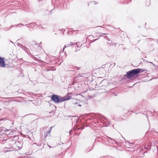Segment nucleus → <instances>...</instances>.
<instances>
[{
	"label": "nucleus",
	"mask_w": 158,
	"mask_h": 158,
	"mask_svg": "<svg viewBox=\"0 0 158 158\" xmlns=\"http://www.w3.org/2000/svg\"><path fill=\"white\" fill-rule=\"evenodd\" d=\"M15 102H21V101L20 100H15Z\"/></svg>",
	"instance_id": "obj_19"
},
{
	"label": "nucleus",
	"mask_w": 158,
	"mask_h": 158,
	"mask_svg": "<svg viewBox=\"0 0 158 158\" xmlns=\"http://www.w3.org/2000/svg\"><path fill=\"white\" fill-rule=\"evenodd\" d=\"M102 81V79L100 77H97L96 79V83L95 87H96L97 86H98L100 84Z\"/></svg>",
	"instance_id": "obj_4"
},
{
	"label": "nucleus",
	"mask_w": 158,
	"mask_h": 158,
	"mask_svg": "<svg viewBox=\"0 0 158 158\" xmlns=\"http://www.w3.org/2000/svg\"><path fill=\"white\" fill-rule=\"evenodd\" d=\"M40 44H38L37 45L38 46V45H40ZM39 47H40V45H39Z\"/></svg>",
	"instance_id": "obj_36"
},
{
	"label": "nucleus",
	"mask_w": 158,
	"mask_h": 158,
	"mask_svg": "<svg viewBox=\"0 0 158 158\" xmlns=\"http://www.w3.org/2000/svg\"><path fill=\"white\" fill-rule=\"evenodd\" d=\"M137 74H138L139 73H143L146 70V69H141L139 68H137L135 69Z\"/></svg>",
	"instance_id": "obj_6"
},
{
	"label": "nucleus",
	"mask_w": 158,
	"mask_h": 158,
	"mask_svg": "<svg viewBox=\"0 0 158 158\" xmlns=\"http://www.w3.org/2000/svg\"><path fill=\"white\" fill-rule=\"evenodd\" d=\"M74 102H75V101H76V99H74Z\"/></svg>",
	"instance_id": "obj_38"
},
{
	"label": "nucleus",
	"mask_w": 158,
	"mask_h": 158,
	"mask_svg": "<svg viewBox=\"0 0 158 158\" xmlns=\"http://www.w3.org/2000/svg\"><path fill=\"white\" fill-rule=\"evenodd\" d=\"M75 104H76V106H81V105L78 104L77 102H75Z\"/></svg>",
	"instance_id": "obj_16"
},
{
	"label": "nucleus",
	"mask_w": 158,
	"mask_h": 158,
	"mask_svg": "<svg viewBox=\"0 0 158 158\" xmlns=\"http://www.w3.org/2000/svg\"><path fill=\"white\" fill-rule=\"evenodd\" d=\"M115 63H114V66H115Z\"/></svg>",
	"instance_id": "obj_37"
},
{
	"label": "nucleus",
	"mask_w": 158,
	"mask_h": 158,
	"mask_svg": "<svg viewBox=\"0 0 158 158\" xmlns=\"http://www.w3.org/2000/svg\"><path fill=\"white\" fill-rule=\"evenodd\" d=\"M51 132V130H49L46 133V135L45 136V138H46L47 136H50V133Z\"/></svg>",
	"instance_id": "obj_11"
},
{
	"label": "nucleus",
	"mask_w": 158,
	"mask_h": 158,
	"mask_svg": "<svg viewBox=\"0 0 158 158\" xmlns=\"http://www.w3.org/2000/svg\"><path fill=\"white\" fill-rule=\"evenodd\" d=\"M18 98H20V99H22V98L21 97H18Z\"/></svg>",
	"instance_id": "obj_31"
},
{
	"label": "nucleus",
	"mask_w": 158,
	"mask_h": 158,
	"mask_svg": "<svg viewBox=\"0 0 158 158\" xmlns=\"http://www.w3.org/2000/svg\"><path fill=\"white\" fill-rule=\"evenodd\" d=\"M19 25H23V26L24 25L23 24H22V23H20V24H17L16 26H19Z\"/></svg>",
	"instance_id": "obj_18"
},
{
	"label": "nucleus",
	"mask_w": 158,
	"mask_h": 158,
	"mask_svg": "<svg viewBox=\"0 0 158 158\" xmlns=\"http://www.w3.org/2000/svg\"><path fill=\"white\" fill-rule=\"evenodd\" d=\"M92 2L94 4H95H95H96L97 3H96L95 2Z\"/></svg>",
	"instance_id": "obj_26"
},
{
	"label": "nucleus",
	"mask_w": 158,
	"mask_h": 158,
	"mask_svg": "<svg viewBox=\"0 0 158 158\" xmlns=\"http://www.w3.org/2000/svg\"><path fill=\"white\" fill-rule=\"evenodd\" d=\"M155 110H154L153 112H154L155 111Z\"/></svg>",
	"instance_id": "obj_44"
},
{
	"label": "nucleus",
	"mask_w": 158,
	"mask_h": 158,
	"mask_svg": "<svg viewBox=\"0 0 158 158\" xmlns=\"http://www.w3.org/2000/svg\"><path fill=\"white\" fill-rule=\"evenodd\" d=\"M131 0H126V2H131Z\"/></svg>",
	"instance_id": "obj_21"
},
{
	"label": "nucleus",
	"mask_w": 158,
	"mask_h": 158,
	"mask_svg": "<svg viewBox=\"0 0 158 158\" xmlns=\"http://www.w3.org/2000/svg\"><path fill=\"white\" fill-rule=\"evenodd\" d=\"M84 75V74L83 73H80L79 74V76L81 77H84V76H83Z\"/></svg>",
	"instance_id": "obj_15"
},
{
	"label": "nucleus",
	"mask_w": 158,
	"mask_h": 158,
	"mask_svg": "<svg viewBox=\"0 0 158 158\" xmlns=\"http://www.w3.org/2000/svg\"><path fill=\"white\" fill-rule=\"evenodd\" d=\"M46 71H49V70L48 69H47L46 70Z\"/></svg>",
	"instance_id": "obj_33"
},
{
	"label": "nucleus",
	"mask_w": 158,
	"mask_h": 158,
	"mask_svg": "<svg viewBox=\"0 0 158 158\" xmlns=\"http://www.w3.org/2000/svg\"><path fill=\"white\" fill-rule=\"evenodd\" d=\"M52 10H51L50 12H49V13H48V14H49V15H50L52 13Z\"/></svg>",
	"instance_id": "obj_20"
},
{
	"label": "nucleus",
	"mask_w": 158,
	"mask_h": 158,
	"mask_svg": "<svg viewBox=\"0 0 158 158\" xmlns=\"http://www.w3.org/2000/svg\"><path fill=\"white\" fill-rule=\"evenodd\" d=\"M72 130H70L69 131V133L70 134H71V133H72Z\"/></svg>",
	"instance_id": "obj_30"
},
{
	"label": "nucleus",
	"mask_w": 158,
	"mask_h": 158,
	"mask_svg": "<svg viewBox=\"0 0 158 158\" xmlns=\"http://www.w3.org/2000/svg\"><path fill=\"white\" fill-rule=\"evenodd\" d=\"M11 139L12 141H14V143H15L16 141L18 140L19 137L18 135H14L12 136Z\"/></svg>",
	"instance_id": "obj_7"
},
{
	"label": "nucleus",
	"mask_w": 158,
	"mask_h": 158,
	"mask_svg": "<svg viewBox=\"0 0 158 158\" xmlns=\"http://www.w3.org/2000/svg\"><path fill=\"white\" fill-rule=\"evenodd\" d=\"M32 114H27L26 115H25L24 116L25 117V116H27V115H32Z\"/></svg>",
	"instance_id": "obj_24"
},
{
	"label": "nucleus",
	"mask_w": 158,
	"mask_h": 158,
	"mask_svg": "<svg viewBox=\"0 0 158 158\" xmlns=\"http://www.w3.org/2000/svg\"><path fill=\"white\" fill-rule=\"evenodd\" d=\"M48 147H49V148H52V147L51 146H49V145H48Z\"/></svg>",
	"instance_id": "obj_34"
},
{
	"label": "nucleus",
	"mask_w": 158,
	"mask_h": 158,
	"mask_svg": "<svg viewBox=\"0 0 158 158\" xmlns=\"http://www.w3.org/2000/svg\"><path fill=\"white\" fill-rule=\"evenodd\" d=\"M116 44V43H112L110 45H114V46H115Z\"/></svg>",
	"instance_id": "obj_17"
},
{
	"label": "nucleus",
	"mask_w": 158,
	"mask_h": 158,
	"mask_svg": "<svg viewBox=\"0 0 158 158\" xmlns=\"http://www.w3.org/2000/svg\"><path fill=\"white\" fill-rule=\"evenodd\" d=\"M137 74L135 69H134L127 72L126 76L128 79H130L133 78Z\"/></svg>",
	"instance_id": "obj_2"
},
{
	"label": "nucleus",
	"mask_w": 158,
	"mask_h": 158,
	"mask_svg": "<svg viewBox=\"0 0 158 158\" xmlns=\"http://www.w3.org/2000/svg\"><path fill=\"white\" fill-rule=\"evenodd\" d=\"M37 24L34 22H32L31 23H30L29 24H26L25 25V26H26L27 27H28V25L30 26V27H34V26L35 25H36Z\"/></svg>",
	"instance_id": "obj_9"
},
{
	"label": "nucleus",
	"mask_w": 158,
	"mask_h": 158,
	"mask_svg": "<svg viewBox=\"0 0 158 158\" xmlns=\"http://www.w3.org/2000/svg\"><path fill=\"white\" fill-rule=\"evenodd\" d=\"M10 41V42H11V43L13 44V42L11 40Z\"/></svg>",
	"instance_id": "obj_35"
},
{
	"label": "nucleus",
	"mask_w": 158,
	"mask_h": 158,
	"mask_svg": "<svg viewBox=\"0 0 158 158\" xmlns=\"http://www.w3.org/2000/svg\"><path fill=\"white\" fill-rule=\"evenodd\" d=\"M76 68L77 69V70L80 69V68H78V67H75V68Z\"/></svg>",
	"instance_id": "obj_25"
},
{
	"label": "nucleus",
	"mask_w": 158,
	"mask_h": 158,
	"mask_svg": "<svg viewBox=\"0 0 158 158\" xmlns=\"http://www.w3.org/2000/svg\"><path fill=\"white\" fill-rule=\"evenodd\" d=\"M13 26H11L9 28H5V30L6 31H7L8 30H9V29H10Z\"/></svg>",
	"instance_id": "obj_14"
},
{
	"label": "nucleus",
	"mask_w": 158,
	"mask_h": 158,
	"mask_svg": "<svg viewBox=\"0 0 158 158\" xmlns=\"http://www.w3.org/2000/svg\"><path fill=\"white\" fill-rule=\"evenodd\" d=\"M34 144H36V143H34Z\"/></svg>",
	"instance_id": "obj_43"
},
{
	"label": "nucleus",
	"mask_w": 158,
	"mask_h": 158,
	"mask_svg": "<svg viewBox=\"0 0 158 158\" xmlns=\"http://www.w3.org/2000/svg\"><path fill=\"white\" fill-rule=\"evenodd\" d=\"M112 126H113V127H114V125H112Z\"/></svg>",
	"instance_id": "obj_45"
},
{
	"label": "nucleus",
	"mask_w": 158,
	"mask_h": 158,
	"mask_svg": "<svg viewBox=\"0 0 158 158\" xmlns=\"http://www.w3.org/2000/svg\"><path fill=\"white\" fill-rule=\"evenodd\" d=\"M144 148L147 150H150L151 149L150 146L149 145H145L144 146Z\"/></svg>",
	"instance_id": "obj_10"
},
{
	"label": "nucleus",
	"mask_w": 158,
	"mask_h": 158,
	"mask_svg": "<svg viewBox=\"0 0 158 158\" xmlns=\"http://www.w3.org/2000/svg\"><path fill=\"white\" fill-rule=\"evenodd\" d=\"M98 39H98H96V40H95V41H96V40H97Z\"/></svg>",
	"instance_id": "obj_41"
},
{
	"label": "nucleus",
	"mask_w": 158,
	"mask_h": 158,
	"mask_svg": "<svg viewBox=\"0 0 158 158\" xmlns=\"http://www.w3.org/2000/svg\"><path fill=\"white\" fill-rule=\"evenodd\" d=\"M30 27V26L28 25V27Z\"/></svg>",
	"instance_id": "obj_40"
},
{
	"label": "nucleus",
	"mask_w": 158,
	"mask_h": 158,
	"mask_svg": "<svg viewBox=\"0 0 158 158\" xmlns=\"http://www.w3.org/2000/svg\"><path fill=\"white\" fill-rule=\"evenodd\" d=\"M149 63H151L153 65H155V64L152 62H148Z\"/></svg>",
	"instance_id": "obj_27"
},
{
	"label": "nucleus",
	"mask_w": 158,
	"mask_h": 158,
	"mask_svg": "<svg viewBox=\"0 0 158 158\" xmlns=\"http://www.w3.org/2000/svg\"><path fill=\"white\" fill-rule=\"evenodd\" d=\"M106 40L108 41L107 42V43L108 45H110L111 44L112 42L110 41V39L109 38H108L107 39H106Z\"/></svg>",
	"instance_id": "obj_13"
},
{
	"label": "nucleus",
	"mask_w": 158,
	"mask_h": 158,
	"mask_svg": "<svg viewBox=\"0 0 158 158\" xmlns=\"http://www.w3.org/2000/svg\"><path fill=\"white\" fill-rule=\"evenodd\" d=\"M97 35H100V36H102L103 35H106V34H105V33H102L101 32H97Z\"/></svg>",
	"instance_id": "obj_12"
},
{
	"label": "nucleus",
	"mask_w": 158,
	"mask_h": 158,
	"mask_svg": "<svg viewBox=\"0 0 158 158\" xmlns=\"http://www.w3.org/2000/svg\"><path fill=\"white\" fill-rule=\"evenodd\" d=\"M42 142H41L40 143H39V144L37 145H37L38 146H40L41 145V144H42Z\"/></svg>",
	"instance_id": "obj_22"
},
{
	"label": "nucleus",
	"mask_w": 158,
	"mask_h": 158,
	"mask_svg": "<svg viewBox=\"0 0 158 158\" xmlns=\"http://www.w3.org/2000/svg\"><path fill=\"white\" fill-rule=\"evenodd\" d=\"M53 69H52V70L53 71H55V70H56V69L55 68H53Z\"/></svg>",
	"instance_id": "obj_28"
},
{
	"label": "nucleus",
	"mask_w": 158,
	"mask_h": 158,
	"mask_svg": "<svg viewBox=\"0 0 158 158\" xmlns=\"http://www.w3.org/2000/svg\"><path fill=\"white\" fill-rule=\"evenodd\" d=\"M51 100L56 103L62 102L70 99L71 96H65L64 97H62L56 94H53L51 96Z\"/></svg>",
	"instance_id": "obj_1"
},
{
	"label": "nucleus",
	"mask_w": 158,
	"mask_h": 158,
	"mask_svg": "<svg viewBox=\"0 0 158 158\" xmlns=\"http://www.w3.org/2000/svg\"><path fill=\"white\" fill-rule=\"evenodd\" d=\"M53 127H51L50 128V130H51V131L52 128Z\"/></svg>",
	"instance_id": "obj_29"
},
{
	"label": "nucleus",
	"mask_w": 158,
	"mask_h": 158,
	"mask_svg": "<svg viewBox=\"0 0 158 158\" xmlns=\"http://www.w3.org/2000/svg\"><path fill=\"white\" fill-rule=\"evenodd\" d=\"M104 38L105 39H107L108 38V37H107V36L106 35V36H104Z\"/></svg>",
	"instance_id": "obj_23"
},
{
	"label": "nucleus",
	"mask_w": 158,
	"mask_h": 158,
	"mask_svg": "<svg viewBox=\"0 0 158 158\" xmlns=\"http://www.w3.org/2000/svg\"><path fill=\"white\" fill-rule=\"evenodd\" d=\"M125 49H126V48H124L123 49V50H125Z\"/></svg>",
	"instance_id": "obj_42"
},
{
	"label": "nucleus",
	"mask_w": 158,
	"mask_h": 158,
	"mask_svg": "<svg viewBox=\"0 0 158 158\" xmlns=\"http://www.w3.org/2000/svg\"><path fill=\"white\" fill-rule=\"evenodd\" d=\"M0 66L4 68L5 67L4 58L1 57H0Z\"/></svg>",
	"instance_id": "obj_5"
},
{
	"label": "nucleus",
	"mask_w": 158,
	"mask_h": 158,
	"mask_svg": "<svg viewBox=\"0 0 158 158\" xmlns=\"http://www.w3.org/2000/svg\"><path fill=\"white\" fill-rule=\"evenodd\" d=\"M97 27H102L101 26H97Z\"/></svg>",
	"instance_id": "obj_32"
},
{
	"label": "nucleus",
	"mask_w": 158,
	"mask_h": 158,
	"mask_svg": "<svg viewBox=\"0 0 158 158\" xmlns=\"http://www.w3.org/2000/svg\"><path fill=\"white\" fill-rule=\"evenodd\" d=\"M68 71H74V70H69Z\"/></svg>",
	"instance_id": "obj_39"
},
{
	"label": "nucleus",
	"mask_w": 158,
	"mask_h": 158,
	"mask_svg": "<svg viewBox=\"0 0 158 158\" xmlns=\"http://www.w3.org/2000/svg\"><path fill=\"white\" fill-rule=\"evenodd\" d=\"M14 132L13 131L10 130H7L4 127H0V134L2 133L6 134V135H9L10 134H12Z\"/></svg>",
	"instance_id": "obj_3"
},
{
	"label": "nucleus",
	"mask_w": 158,
	"mask_h": 158,
	"mask_svg": "<svg viewBox=\"0 0 158 158\" xmlns=\"http://www.w3.org/2000/svg\"><path fill=\"white\" fill-rule=\"evenodd\" d=\"M1 110V109H0V110Z\"/></svg>",
	"instance_id": "obj_46"
},
{
	"label": "nucleus",
	"mask_w": 158,
	"mask_h": 158,
	"mask_svg": "<svg viewBox=\"0 0 158 158\" xmlns=\"http://www.w3.org/2000/svg\"><path fill=\"white\" fill-rule=\"evenodd\" d=\"M77 44V43H72V42H70V44H67L66 45H65L64 46V47L63 48V50H64V48H65L68 47L71 45H73L75 44Z\"/></svg>",
	"instance_id": "obj_8"
}]
</instances>
